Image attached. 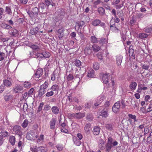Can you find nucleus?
<instances>
[{
	"label": "nucleus",
	"mask_w": 152,
	"mask_h": 152,
	"mask_svg": "<svg viewBox=\"0 0 152 152\" xmlns=\"http://www.w3.org/2000/svg\"><path fill=\"white\" fill-rule=\"evenodd\" d=\"M100 129L99 127L96 126L94 128L93 130V134L94 135H97L99 134Z\"/></svg>",
	"instance_id": "obj_23"
},
{
	"label": "nucleus",
	"mask_w": 152,
	"mask_h": 152,
	"mask_svg": "<svg viewBox=\"0 0 152 152\" xmlns=\"http://www.w3.org/2000/svg\"><path fill=\"white\" fill-rule=\"evenodd\" d=\"M10 34L13 37H16L18 35V31L15 29L12 28L9 31Z\"/></svg>",
	"instance_id": "obj_8"
},
{
	"label": "nucleus",
	"mask_w": 152,
	"mask_h": 152,
	"mask_svg": "<svg viewBox=\"0 0 152 152\" xmlns=\"http://www.w3.org/2000/svg\"><path fill=\"white\" fill-rule=\"evenodd\" d=\"M136 17L134 16H133L131 18V19L130 21V24L132 26L133 25L134 23L136 22Z\"/></svg>",
	"instance_id": "obj_36"
},
{
	"label": "nucleus",
	"mask_w": 152,
	"mask_h": 152,
	"mask_svg": "<svg viewBox=\"0 0 152 152\" xmlns=\"http://www.w3.org/2000/svg\"><path fill=\"white\" fill-rule=\"evenodd\" d=\"M50 107L48 104L45 106L44 110H48L50 109Z\"/></svg>",
	"instance_id": "obj_63"
},
{
	"label": "nucleus",
	"mask_w": 152,
	"mask_h": 152,
	"mask_svg": "<svg viewBox=\"0 0 152 152\" xmlns=\"http://www.w3.org/2000/svg\"><path fill=\"white\" fill-rule=\"evenodd\" d=\"M129 56L131 57L133 59H135V53H134V50L131 48L130 47L129 48Z\"/></svg>",
	"instance_id": "obj_14"
},
{
	"label": "nucleus",
	"mask_w": 152,
	"mask_h": 152,
	"mask_svg": "<svg viewBox=\"0 0 152 152\" xmlns=\"http://www.w3.org/2000/svg\"><path fill=\"white\" fill-rule=\"evenodd\" d=\"M48 82L45 81L43 84L40 86V87L45 90V89L48 87Z\"/></svg>",
	"instance_id": "obj_48"
},
{
	"label": "nucleus",
	"mask_w": 152,
	"mask_h": 152,
	"mask_svg": "<svg viewBox=\"0 0 152 152\" xmlns=\"http://www.w3.org/2000/svg\"><path fill=\"white\" fill-rule=\"evenodd\" d=\"M35 57L40 60L43 58L42 53H37L35 54Z\"/></svg>",
	"instance_id": "obj_34"
},
{
	"label": "nucleus",
	"mask_w": 152,
	"mask_h": 152,
	"mask_svg": "<svg viewBox=\"0 0 152 152\" xmlns=\"http://www.w3.org/2000/svg\"><path fill=\"white\" fill-rule=\"evenodd\" d=\"M28 13L30 17L31 18L34 17L35 16V15L32 12L29 11L28 12Z\"/></svg>",
	"instance_id": "obj_62"
},
{
	"label": "nucleus",
	"mask_w": 152,
	"mask_h": 152,
	"mask_svg": "<svg viewBox=\"0 0 152 152\" xmlns=\"http://www.w3.org/2000/svg\"><path fill=\"white\" fill-rule=\"evenodd\" d=\"M59 89V87L56 84L53 85L50 88V89L53 92L55 91H58Z\"/></svg>",
	"instance_id": "obj_28"
},
{
	"label": "nucleus",
	"mask_w": 152,
	"mask_h": 152,
	"mask_svg": "<svg viewBox=\"0 0 152 152\" xmlns=\"http://www.w3.org/2000/svg\"><path fill=\"white\" fill-rule=\"evenodd\" d=\"M30 33L31 35H35L37 33V31H35L34 29L33 28H32L31 29L30 31Z\"/></svg>",
	"instance_id": "obj_59"
},
{
	"label": "nucleus",
	"mask_w": 152,
	"mask_h": 152,
	"mask_svg": "<svg viewBox=\"0 0 152 152\" xmlns=\"http://www.w3.org/2000/svg\"><path fill=\"white\" fill-rule=\"evenodd\" d=\"M120 101L117 102L115 103L114 105L113 106L117 108V109L119 110L120 108Z\"/></svg>",
	"instance_id": "obj_51"
},
{
	"label": "nucleus",
	"mask_w": 152,
	"mask_h": 152,
	"mask_svg": "<svg viewBox=\"0 0 152 152\" xmlns=\"http://www.w3.org/2000/svg\"><path fill=\"white\" fill-rule=\"evenodd\" d=\"M85 24V23L83 21H81L80 22H78L77 24V25L79 26V28L83 26Z\"/></svg>",
	"instance_id": "obj_55"
},
{
	"label": "nucleus",
	"mask_w": 152,
	"mask_h": 152,
	"mask_svg": "<svg viewBox=\"0 0 152 152\" xmlns=\"http://www.w3.org/2000/svg\"><path fill=\"white\" fill-rule=\"evenodd\" d=\"M72 117L78 119L81 118L85 116V115L80 113H73L71 114Z\"/></svg>",
	"instance_id": "obj_9"
},
{
	"label": "nucleus",
	"mask_w": 152,
	"mask_h": 152,
	"mask_svg": "<svg viewBox=\"0 0 152 152\" xmlns=\"http://www.w3.org/2000/svg\"><path fill=\"white\" fill-rule=\"evenodd\" d=\"M3 96L4 99L6 101H8L12 98V95L8 91L5 92Z\"/></svg>",
	"instance_id": "obj_4"
},
{
	"label": "nucleus",
	"mask_w": 152,
	"mask_h": 152,
	"mask_svg": "<svg viewBox=\"0 0 152 152\" xmlns=\"http://www.w3.org/2000/svg\"><path fill=\"white\" fill-rule=\"evenodd\" d=\"M43 70L42 68H39L36 71L35 74L33 75V77L37 78H39L42 74Z\"/></svg>",
	"instance_id": "obj_3"
},
{
	"label": "nucleus",
	"mask_w": 152,
	"mask_h": 152,
	"mask_svg": "<svg viewBox=\"0 0 152 152\" xmlns=\"http://www.w3.org/2000/svg\"><path fill=\"white\" fill-rule=\"evenodd\" d=\"M29 47L35 51H38L40 49V48L36 45L31 44L29 45Z\"/></svg>",
	"instance_id": "obj_19"
},
{
	"label": "nucleus",
	"mask_w": 152,
	"mask_h": 152,
	"mask_svg": "<svg viewBox=\"0 0 152 152\" xmlns=\"http://www.w3.org/2000/svg\"><path fill=\"white\" fill-rule=\"evenodd\" d=\"M28 121L27 119H25L21 125V126L23 128H25L28 126Z\"/></svg>",
	"instance_id": "obj_42"
},
{
	"label": "nucleus",
	"mask_w": 152,
	"mask_h": 152,
	"mask_svg": "<svg viewBox=\"0 0 152 152\" xmlns=\"http://www.w3.org/2000/svg\"><path fill=\"white\" fill-rule=\"evenodd\" d=\"M23 86L25 88H29L31 86V83L28 81H26L24 83Z\"/></svg>",
	"instance_id": "obj_46"
},
{
	"label": "nucleus",
	"mask_w": 152,
	"mask_h": 152,
	"mask_svg": "<svg viewBox=\"0 0 152 152\" xmlns=\"http://www.w3.org/2000/svg\"><path fill=\"white\" fill-rule=\"evenodd\" d=\"M5 11L6 13L8 15H11L12 14V12L10 7H6Z\"/></svg>",
	"instance_id": "obj_29"
},
{
	"label": "nucleus",
	"mask_w": 152,
	"mask_h": 152,
	"mask_svg": "<svg viewBox=\"0 0 152 152\" xmlns=\"http://www.w3.org/2000/svg\"><path fill=\"white\" fill-rule=\"evenodd\" d=\"M145 31L148 33H151L152 32V26L146 28L145 29Z\"/></svg>",
	"instance_id": "obj_47"
},
{
	"label": "nucleus",
	"mask_w": 152,
	"mask_h": 152,
	"mask_svg": "<svg viewBox=\"0 0 152 152\" xmlns=\"http://www.w3.org/2000/svg\"><path fill=\"white\" fill-rule=\"evenodd\" d=\"M14 132L16 134H17L20 137H21L23 135V132L21 127L19 126L15 125L13 128Z\"/></svg>",
	"instance_id": "obj_1"
},
{
	"label": "nucleus",
	"mask_w": 152,
	"mask_h": 152,
	"mask_svg": "<svg viewBox=\"0 0 152 152\" xmlns=\"http://www.w3.org/2000/svg\"><path fill=\"white\" fill-rule=\"evenodd\" d=\"M109 74L105 73L103 75L102 80L103 83L105 84H107L109 80Z\"/></svg>",
	"instance_id": "obj_7"
},
{
	"label": "nucleus",
	"mask_w": 152,
	"mask_h": 152,
	"mask_svg": "<svg viewBox=\"0 0 152 152\" xmlns=\"http://www.w3.org/2000/svg\"><path fill=\"white\" fill-rule=\"evenodd\" d=\"M45 92L46 91L45 89L40 87L39 89L38 90V96L39 97H42L43 95L45 93Z\"/></svg>",
	"instance_id": "obj_21"
},
{
	"label": "nucleus",
	"mask_w": 152,
	"mask_h": 152,
	"mask_svg": "<svg viewBox=\"0 0 152 152\" xmlns=\"http://www.w3.org/2000/svg\"><path fill=\"white\" fill-rule=\"evenodd\" d=\"M44 103L43 102H41L38 107V109L37 110V113H39L41 111L42 109V107L44 105Z\"/></svg>",
	"instance_id": "obj_49"
},
{
	"label": "nucleus",
	"mask_w": 152,
	"mask_h": 152,
	"mask_svg": "<svg viewBox=\"0 0 152 152\" xmlns=\"http://www.w3.org/2000/svg\"><path fill=\"white\" fill-rule=\"evenodd\" d=\"M141 66L142 68L143 69H144L145 70H147L150 69V65H147L145 64H141Z\"/></svg>",
	"instance_id": "obj_31"
},
{
	"label": "nucleus",
	"mask_w": 152,
	"mask_h": 152,
	"mask_svg": "<svg viewBox=\"0 0 152 152\" xmlns=\"http://www.w3.org/2000/svg\"><path fill=\"white\" fill-rule=\"evenodd\" d=\"M44 140V135L43 134H41L39 138H38L37 140V142H39L41 140L43 141Z\"/></svg>",
	"instance_id": "obj_61"
},
{
	"label": "nucleus",
	"mask_w": 152,
	"mask_h": 152,
	"mask_svg": "<svg viewBox=\"0 0 152 152\" xmlns=\"http://www.w3.org/2000/svg\"><path fill=\"white\" fill-rule=\"evenodd\" d=\"M45 1L47 6H48L52 2V0H45Z\"/></svg>",
	"instance_id": "obj_60"
},
{
	"label": "nucleus",
	"mask_w": 152,
	"mask_h": 152,
	"mask_svg": "<svg viewBox=\"0 0 152 152\" xmlns=\"http://www.w3.org/2000/svg\"><path fill=\"white\" fill-rule=\"evenodd\" d=\"M0 133L1 134V136L3 137H6L7 136L9 135L8 132L4 130L1 131Z\"/></svg>",
	"instance_id": "obj_43"
},
{
	"label": "nucleus",
	"mask_w": 152,
	"mask_h": 152,
	"mask_svg": "<svg viewBox=\"0 0 152 152\" xmlns=\"http://www.w3.org/2000/svg\"><path fill=\"white\" fill-rule=\"evenodd\" d=\"M123 57L121 55H118L116 58V63L118 66L120 65L122 62Z\"/></svg>",
	"instance_id": "obj_13"
},
{
	"label": "nucleus",
	"mask_w": 152,
	"mask_h": 152,
	"mask_svg": "<svg viewBox=\"0 0 152 152\" xmlns=\"http://www.w3.org/2000/svg\"><path fill=\"white\" fill-rule=\"evenodd\" d=\"M108 109L104 108L102 110L101 112L99 115L102 116L104 118H106L108 116Z\"/></svg>",
	"instance_id": "obj_10"
},
{
	"label": "nucleus",
	"mask_w": 152,
	"mask_h": 152,
	"mask_svg": "<svg viewBox=\"0 0 152 152\" xmlns=\"http://www.w3.org/2000/svg\"><path fill=\"white\" fill-rule=\"evenodd\" d=\"M137 85L136 82H132L129 85V88L131 90H134L136 89Z\"/></svg>",
	"instance_id": "obj_17"
},
{
	"label": "nucleus",
	"mask_w": 152,
	"mask_h": 152,
	"mask_svg": "<svg viewBox=\"0 0 152 152\" xmlns=\"http://www.w3.org/2000/svg\"><path fill=\"white\" fill-rule=\"evenodd\" d=\"M152 111V103L149 105L148 108L147 109V111H144L145 113H147Z\"/></svg>",
	"instance_id": "obj_52"
},
{
	"label": "nucleus",
	"mask_w": 152,
	"mask_h": 152,
	"mask_svg": "<svg viewBox=\"0 0 152 152\" xmlns=\"http://www.w3.org/2000/svg\"><path fill=\"white\" fill-rule=\"evenodd\" d=\"M98 12L101 15H103L105 14V10L102 7H100L98 8Z\"/></svg>",
	"instance_id": "obj_35"
},
{
	"label": "nucleus",
	"mask_w": 152,
	"mask_h": 152,
	"mask_svg": "<svg viewBox=\"0 0 152 152\" xmlns=\"http://www.w3.org/2000/svg\"><path fill=\"white\" fill-rule=\"evenodd\" d=\"M93 68L96 70H98L99 68V63L98 62L94 63L93 65Z\"/></svg>",
	"instance_id": "obj_40"
},
{
	"label": "nucleus",
	"mask_w": 152,
	"mask_h": 152,
	"mask_svg": "<svg viewBox=\"0 0 152 152\" xmlns=\"http://www.w3.org/2000/svg\"><path fill=\"white\" fill-rule=\"evenodd\" d=\"M74 64L77 67H80L81 65V61L79 60L76 59L73 62Z\"/></svg>",
	"instance_id": "obj_38"
},
{
	"label": "nucleus",
	"mask_w": 152,
	"mask_h": 152,
	"mask_svg": "<svg viewBox=\"0 0 152 152\" xmlns=\"http://www.w3.org/2000/svg\"><path fill=\"white\" fill-rule=\"evenodd\" d=\"M54 94V92L52 91H49V89L48 91V92L45 94V96L47 97H49L53 96Z\"/></svg>",
	"instance_id": "obj_45"
},
{
	"label": "nucleus",
	"mask_w": 152,
	"mask_h": 152,
	"mask_svg": "<svg viewBox=\"0 0 152 152\" xmlns=\"http://www.w3.org/2000/svg\"><path fill=\"white\" fill-rule=\"evenodd\" d=\"M101 23V21L99 19H95L93 20L91 23L92 25L94 26H98Z\"/></svg>",
	"instance_id": "obj_20"
},
{
	"label": "nucleus",
	"mask_w": 152,
	"mask_h": 152,
	"mask_svg": "<svg viewBox=\"0 0 152 152\" xmlns=\"http://www.w3.org/2000/svg\"><path fill=\"white\" fill-rule=\"evenodd\" d=\"M23 89V86L19 85H16L13 88V91L15 93H20L21 92V91Z\"/></svg>",
	"instance_id": "obj_2"
},
{
	"label": "nucleus",
	"mask_w": 152,
	"mask_h": 152,
	"mask_svg": "<svg viewBox=\"0 0 152 152\" xmlns=\"http://www.w3.org/2000/svg\"><path fill=\"white\" fill-rule=\"evenodd\" d=\"M74 143L77 146H79L81 144V142L79 140L77 139L76 137L73 138Z\"/></svg>",
	"instance_id": "obj_37"
},
{
	"label": "nucleus",
	"mask_w": 152,
	"mask_h": 152,
	"mask_svg": "<svg viewBox=\"0 0 152 152\" xmlns=\"http://www.w3.org/2000/svg\"><path fill=\"white\" fill-rule=\"evenodd\" d=\"M91 41L92 42L95 43L97 42V39L95 36H92L91 38Z\"/></svg>",
	"instance_id": "obj_50"
},
{
	"label": "nucleus",
	"mask_w": 152,
	"mask_h": 152,
	"mask_svg": "<svg viewBox=\"0 0 152 152\" xmlns=\"http://www.w3.org/2000/svg\"><path fill=\"white\" fill-rule=\"evenodd\" d=\"M91 129V125L90 124L88 123L86 124L84 129L86 133H89Z\"/></svg>",
	"instance_id": "obj_18"
},
{
	"label": "nucleus",
	"mask_w": 152,
	"mask_h": 152,
	"mask_svg": "<svg viewBox=\"0 0 152 152\" xmlns=\"http://www.w3.org/2000/svg\"><path fill=\"white\" fill-rule=\"evenodd\" d=\"M113 141V139L110 137L108 138V141L107 142V143L113 145V146H115L117 145L118 144V142L116 141H115L113 142H112Z\"/></svg>",
	"instance_id": "obj_15"
},
{
	"label": "nucleus",
	"mask_w": 152,
	"mask_h": 152,
	"mask_svg": "<svg viewBox=\"0 0 152 152\" xmlns=\"http://www.w3.org/2000/svg\"><path fill=\"white\" fill-rule=\"evenodd\" d=\"M92 47L90 44H87L84 50L85 53L86 55H90L92 53Z\"/></svg>",
	"instance_id": "obj_5"
},
{
	"label": "nucleus",
	"mask_w": 152,
	"mask_h": 152,
	"mask_svg": "<svg viewBox=\"0 0 152 152\" xmlns=\"http://www.w3.org/2000/svg\"><path fill=\"white\" fill-rule=\"evenodd\" d=\"M87 76L88 77H94V70L93 69H90L88 72Z\"/></svg>",
	"instance_id": "obj_22"
},
{
	"label": "nucleus",
	"mask_w": 152,
	"mask_h": 152,
	"mask_svg": "<svg viewBox=\"0 0 152 152\" xmlns=\"http://www.w3.org/2000/svg\"><path fill=\"white\" fill-rule=\"evenodd\" d=\"M43 58H48L49 57L50 54V53L48 52H42Z\"/></svg>",
	"instance_id": "obj_44"
},
{
	"label": "nucleus",
	"mask_w": 152,
	"mask_h": 152,
	"mask_svg": "<svg viewBox=\"0 0 152 152\" xmlns=\"http://www.w3.org/2000/svg\"><path fill=\"white\" fill-rule=\"evenodd\" d=\"M73 75L71 74H69L67 76L66 78L68 81H71L73 79Z\"/></svg>",
	"instance_id": "obj_56"
},
{
	"label": "nucleus",
	"mask_w": 152,
	"mask_h": 152,
	"mask_svg": "<svg viewBox=\"0 0 152 152\" xmlns=\"http://www.w3.org/2000/svg\"><path fill=\"white\" fill-rule=\"evenodd\" d=\"M104 99V97L102 96H99L97 99V101L94 104L95 106H97L99 105L103 101Z\"/></svg>",
	"instance_id": "obj_11"
},
{
	"label": "nucleus",
	"mask_w": 152,
	"mask_h": 152,
	"mask_svg": "<svg viewBox=\"0 0 152 152\" xmlns=\"http://www.w3.org/2000/svg\"><path fill=\"white\" fill-rule=\"evenodd\" d=\"M101 3H102L103 2L100 0H97V1H95L94 4L95 5H97Z\"/></svg>",
	"instance_id": "obj_64"
},
{
	"label": "nucleus",
	"mask_w": 152,
	"mask_h": 152,
	"mask_svg": "<svg viewBox=\"0 0 152 152\" xmlns=\"http://www.w3.org/2000/svg\"><path fill=\"white\" fill-rule=\"evenodd\" d=\"M132 120L130 119H123L122 121V123L124 125L129 126L132 124Z\"/></svg>",
	"instance_id": "obj_12"
},
{
	"label": "nucleus",
	"mask_w": 152,
	"mask_h": 152,
	"mask_svg": "<svg viewBox=\"0 0 152 152\" xmlns=\"http://www.w3.org/2000/svg\"><path fill=\"white\" fill-rule=\"evenodd\" d=\"M148 37V35L145 33H140L139 35V37L140 39L145 38Z\"/></svg>",
	"instance_id": "obj_39"
},
{
	"label": "nucleus",
	"mask_w": 152,
	"mask_h": 152,
	"mask_svg": "<svg viewBox=\"0 0 152 152\" xmlns=\"http://www.w3.org/2000/svg\"><path fill=\"white\" fill-rule=\"evenodd\" d=\"M58 34L60 39H61L64 36V31L62 30L59 29L58 32Z\"/></svg>",
	"instance_id": "obj_32"
},
{
	"label": "nucleus",
	"mask_w": 152,
	"mask_h": 152,
	"mask_svg": "<svg viewBox=\"0 0 152 152\" xmlns=\"http://www.w3.org/2000/svg\"><path fill=\"white\" fill-rule=\"evenodd\" d=\"M105 126L106 129L110 131L113 130L114 128V126L112 124H107Z\"/></svg>",
	"instance_id": "obj_30"
},
{
	"label": "nucleus",
	"mask_w": 152,
	"mask_h": 152,
	"mask_svg": "<svg viewBox=\"0 0 152 152\" xmlns=\"http://www.w3.org/2000/svg\"><path fill=\"white\" fill-rule=\"evenodd\" d=\"M9 141L12 145H14L15 141V137L11 136L9 137Z\"/></svg>",
	"instance_id": "obj_33"
},
{
	"label": "nucleus",
	"mask_w": 152,
	"mask_h": 152,
	"mask_svg": "<svg viewBox=\"0 0 152 152\" xmlns=\"http://www.w3.org/2000/svg\"><path fill=\"white\" fill-rule=\"evenodd\" d=\"M32 12L36 16L39 12V9L37 7H34L32 9Z\"/></svg>",
	"instance_id": "obj_41"
},
{
	"label": "nucleus",
	"mask_w": 152,
	"mask_h": 152,
	"mask_svg": "<svg viewBox=\"0 0 152 152\" xmlns=\"http://www.w3.org/2000/svg\"><path fill=\"white\" fill-rule=\"evenodd\" d=\"M108 42L107 39L104 38H102L99 41V43L101 45H103L106 44Z\"/></svg>",
	"instance_id": "obj_16"
},
{
	"label": "nucleus",
	"mask_w": 152,
	"mask_h": 152,
	"mask_svg": "<svg viewBox=\"0 0 152 152\" xmlns=\"http://www.w3.org/2000/svg\"><path fill=\"white\" fill-rule=\"evenodd\" d=\"M56 118H53L50 121L49 124L50 128L51 129L53 130L55 129L56 123Z\"/></svg>",
	"instance_id": "obj_6"
},
{
	"label": "nucleus",
	"mask_w": 152,
	"mask_h": 152,
	"mask_svg": "<svg viewBox=\"0 0 152 152\" xmlns=\"http://www.w3.org/2000/svg\"><path fill=\"white\" fill-rule=\"evenodd\" d=\"M128 116L131 118L133 119L134 120V122L137 121V120L136 119V116L135 115H133L131 114H129L128 115Z\"/></svg>",
	"instance_id": "obj_57"
},
{
	"label": "nucleus",
	"mask_w": 152,
	"mask_h": 152,
	"mask_svg": "<svg viewBox=\"0 0 152 152\" xmlns=\"http://www.w3.org/2000/svg\"><path fill=\"white\" fill-rule=\"evenodd\" d=\"M145 16V15L141 13H137V17L138 19L142 18H143Z\"/></svg>",
	"instance_id": "obj_54"
},
{
	"label": "nucleus",
	"mask_w": 152,
	"mask_h": 152,
	"mask_svg": "<svg viewBox=\"0 0 152 152\" xmlns=\"http://www.w3.org/2000/svg\"><path fill=\"white\" fill-rule=\"evenodd\" d=\"M56 147L58 151H61L63 150L64 147L61 145L58 144L56 145Z\"/></svg>",
	"instance_id": "obj_58"
},
{
	"label": "nucleus",
	"mask_w": 152,
	"mask_h": 152,
	"mask_svg": "<svg viewBox=\"0 0 152 152\" xmlns=\"http://www.w3.org/2000/svg\"><path fill=\"white\" fill-rule=\"evenodd\" d=\"M51 110L53 113L55 114H58L59 112V109L57 106L52 107Z\"/></svg>",
	"instance_id": "obj_26"
},
{
	"label": "nucleus",
	"mask_w": 152,
	"mask_h": 152,
	"mask_svg": "<svg viewBox=\"0 0 152 152\" xmlns=\"http://www.w3.org/2000/svg\"><path fill=\"white\" fill-rule=\"evenodd\" d=\"M92 48H93L94 52H96L99 50L100 47L97 45L94 44L92 46Z\"/></svg>",
	"instance_id": "obj_27"
},
{
	"label": "nucleus",
	"mask_w": 152,
	"mask_h": 152,
	"mask_svg": "<svg viewBox=\"0 0 152 152\" xmlns=\"http://www.w3.org/2000/svg\"><path fill=\"white\" fill-rule=\"evenodd\" d=\"M113 146V145L107 143L105 145V151L106 152H109Z\"/></svg>",
	"instance_id": "obj_25"
},
{
	"label": "nucleus",
	"mask_w": 152,
	"mask_h": 152,
	"mask_svg": "<svg viewBox=\"0 0 152 152\" xmlns=\"http://www.w3.org/2000/svg\"><path fill=\"white\" fill-rule=\"evenodd\" d=\"M38 6L39 8L44 9L46 7V5L43 3H41L39 4Z\"/></svg>",
	"instance_id": "obj_53"
},
{
	"label": "nucleus",
	"mask_w": 152,
	"mask_h": 152,
	"mask_svg": "<svg viewBox=\"0 0 152 152\" xmlns=\"http://www.w3.org/2000/svg\"><path fill=\"white\" fill-rule=\"evenodd\" d=\"M3 83L4 85L7 87H10L12 85V83L11 81L8 79L4 80Z\"/></svg>",
	"instance_id": "obj_24"
}]
</instances>
